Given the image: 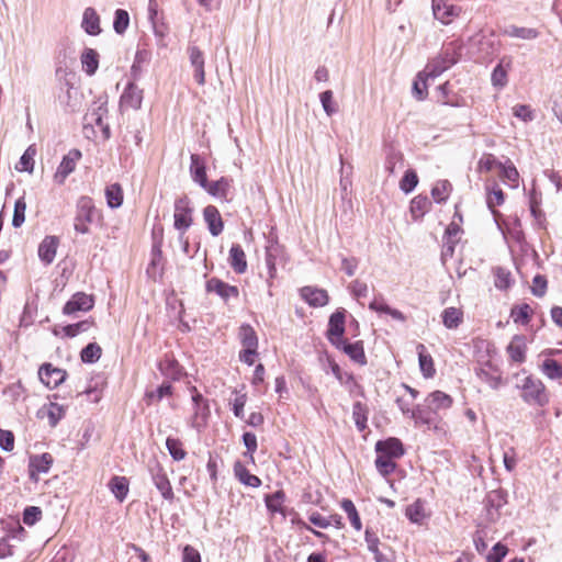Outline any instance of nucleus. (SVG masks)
<instances>
[{
  "instance_id": "obj_6",
  "label": "nucleus",
  "mask_w": 562,
  "mask_h": 562,
  "mask_svg": "<svg viewBox=\"0 0 562 562\" xmlns=\"http://www.w3.org/2000/svg\"><path fill=\"white\" fill-rule=\"evenodd\" d=\"M38 378L49 389L59 386L67 378L64 369L56 368L52 363H43L38 369Z\"/></svg>"
},
{
  "instance_id": "obj_40",
  "label": "nucleus",
  "mask_w": 562,
  "mask_h": 562,
  "mask_svg": "<svg viewBox=\"0 0 562 562\" xmlns=\"http://www.w3.org/2000/svg\"><path fill=\"white\" fill-rule=\"evenodd\" d=\"M105 198L109 207L117 209L123 203V190L119 183H112L105 188Z\"/></svg>"
},
{
  "instance_id": "obj_48",
  "label": "nucleus",
  "mask_w": 562,
  "mask_h": 562,
  "mask_svg": "<svg viewBox=\"0 0 562 562\" xmlns=\"http://www.w3.org/2000/svg\"><path fill=\"white\" fill-rule=\"evenodd\" d=\"M285 494L282 490H278L272 494H268L265 497V503L271 513H283L282 504L284 502Z\"/></svg>"
},
{
  "instance_id": "obj_4",
  "label": "nucleus",
  "mask_w": 562,
  "mask_h": 562,
  "mask_svg": "<svg viewBox=\"0 0 562 562\" xmlns=\"http://www.w3.org/2000/svg\"><path fill=\"white\" fill-rule=\"evenodd\" d=\"M192 207L187 196H181L175 202L173 226L179 232H186L192 225Z\"/></svg>"
},
{
  "instance_id": "obj_3",
  "label": "nucleus",
  "mask_w": 562,
  "mask_h": 562,
  "mask_svg": "<svg viewBox=\"0 0 562 562\" xmlns=\"http://www.w3.org/2000/svg\"><path fill=\"white\" fill-rule=\"evenodd\" d=\"M98 210L90 196L81 195L76 203V215L74 220V228L79 234H89V224L94 221Z\"/></svg>"
},
{
  "instance_id": "obj_41",
  "label": "nucleus",
  "mask_w": 562,
  "mask_h": 562,
  "mask_svg": "<svg viewBox=\"0 0 562 562\" xmlns=\"http://www.w3.org/2000/svg\"><path fill=\"white\" fill-rule=\"evenodd\" d=\"M432 12L435 19L439 20L442 24H449L452 22L453 5L440 4V0H432Z\"/></svg>"
},
{
  "instance_id": "obj_64",
  "label": "nucleus",
  "mask_w": 562,
  "mask_h": 562,
  "mask_svg": "<svg viewBox=\"0 0 562 562\" xmlns=\"http://www.w3.org/2000/svg\"><path fill=\"white\" fill-rule=\"evenodd\" d=\"M90 326H91V323L88 319H86V321L78 322L76 324L66 325L63 328V330L67 337L72 338V337H76L80 333L87 331L90 328Z\"/></svg>"
},
{
  "instance_id": "obj_28",
  "label": "nucleus",
  "mask_w": 562,
  "mask_h": 562,
  "mask_svg": "<svg viewBox=\"0 0 562 562\" xmlns=\"http://www.w3.org/2000/svg\"><path fill=\"white\" fill-rule=\"evenodd\" d=\"M228 261L236 273L240 274L247 270L246 255L239 244H233L231 247Z\"/></svg>"
},
{
  "instance_id": "obj_58",
  "label": "nucleus",
  "mask_w": 562,
  "mask_h": 562,
  "mask_svg": "<svg viewBox=\"0 0 562 562\" xmlns=\"http://www.w3.org/2000/svg\"><path fill=\"white\" fill-rule=\"evenodd\" d=\"M375 467L383 476H386L395 470L396 464L392 458L378 454L375 459Z\"/></svg>"
},
{
  "instance_id": "obj_39",
  "label": "nucleus",
  "mask_w": 562,
  "mask_h": 562,
  "mask_svg": "<svg viewBox=\"0 0 562 562\" xmlns=\"http://www.w3.org/2000/svg\"><path fill=\"white\" fill-rule=\"evenodd\" d=\"M504 34L509 37H516L521 40H535L539 36V32L536 29L516 25L507 26L504 30Z\"/></svg>"
},
{
  "instance_id": "obj_18",
  "label": "nucleus",
  "mask_w": 562,
  "mask_h": 562,
  "mask_svg": "<svg viewBox=\"0 0 562 562\" xmlns=\"http://www.w3.org/2000/svg\"><path fill=\"white\" fill-rule=\"evenodd\" d=\"M302 299L313 307H322L328 303L327 291L313 286H304L300 291Z\"/></svg>"
},
{
  "instance_id": "obj_21",
  "label": "nucleus",
  "mask_w": 562,
  "mask_h": 562,
  "mask_svg": "<svg viewBox=\"0 0 562 562\" xmlns=\"http://www.w3.org/2000/svg\"><path fill=\"white\" fill-rule=\"evenodd\" d=\"M505 202V195L503 190L498 187V184L487 186L486 187V205L491 213L493 214L495 221L497 222L501 213L496 210L497 206H501Z\"/></svg>"
},
{
  "instance_id": "obj_35",
  "label": "nucleus",
  "mask_w": 562,
  "mask_h": 562,
  "mask_svg": "<svg viewBox=\"0 0 562 562\" xmlns=\"http://www.w3.org/2000/svg\"><path fill=\"white\" fill-rule=\"evenodd\" d=\"M81 64L87 75H94L99 67V54L97 50L86 48L81 54Z\"/></svg>"
},
{
  "instance_id": "obj_60",
  "label": "nucleus",
  "mask_w": 562,
  "mask_h": 562,
  "mask_svg": "<svg viewBox=\"0 0 562 562\" xmlns=\"http://www.w3.org/2000/svg\"><path fill=\"white\" fill-rule=\"evenodd\" d=\"M366 542L368 549L374 554L376 562H385L384 555L379 551V538L371 531L366 530Z\"/></svg>"
},
{
  "instance_id": "obj_52",
  "label": "nucleus",
  "mask_w": 562,
  "mask_h": 562,
  "mask_svg": "<svg viewBox=\"0 0 562 562\" xmlns=\"http://www.w3.org/2000/svg\"><path fill=\"white\" fill-rule=\"evenodd\" d=\"M35 154L36 150L33 148V146H30L20 157V160L16 164L15 169L19 171L32 172L34 169Z\"/></svg>"
},
{
  "instance_id": "obj_43",
  "label": "nucleus",
  "mask_w": 562,
  "mask_h": 562,
  "mask_svg": "<svg viewBox=\"0 0 562 562\" xmlns=\"http://www.w3.org/2000/svg\"><path fill=\"white\" fill-rule=\"evenodd\" d=\"M239 336L244 348H258V337L255 329L250 325H241Z\"/></svg>"
},
{
  "instance_id": "obj_22",
  "label": "nucleus",
  "mask_w": 562,
  "mask_h": 562,
  "mask_svg": "<svg viewBox=\"0 0 562 562\" xmlns=\"http://www.w3.org/2000/svg\"><path fill=\"white\" fill-rule=\"evenodd\" d=\"M58 238L56 236H46L38 246V257L45 265H50L56 256L58 247Z\"/></svg>"
},
{
  "instance_id": "obj_10",
  "label": "nucleus",
  "mask_w": 562,
  "mask_h": 562,
  "mask_svg": "<svg viewBox=\"0 0 562 562\" xmlns=\"http://www.w3.org/2000/svg\"><path fill=\"white\" fill-rule=\"evenodd\" d=\"M80 158L81 151L79 149L69 150V153L63 157V160L54 175L55 181L63 184L67 177L74 172L76 164Z\"/></svg>"
},
{
  "instance_id": "obj_26",
  "label": "nucleus",
  "mask_w": 562,
  "mask_h": 562,
  "mask_svg": "<svg viewBox=\"0 0 562 562\" xmlns=\"http://www.w3.org/2000/svg\"><path fill=\"white\" fill-rule=\"evenodd\" d=\"M143 101V90L139 89L134 82H128L123 94L121 95V103L125 106L137 110L140 108Z\"/></svg>"
},
{
  "instance_id": "obj_47",
  "label": "nucleus",
  "mask_w": 562,
  "mask_h": 562,
  "mask_svg": "<svg viewBox=\"0 0 562 562\" xmlns=\"http://www.w3.org/2000/svg\"><path fill=\"white\" fill-rule=\"evenodd\" d=\"M532 314L531 307L527 303L516 305L510 311V317L516 324H528Z\"/></svg>"
},
{
  "instance_id": "obj_16",
  "label": "nucleus",
  "mask_w": 562,
  "mask_h": 562,
  "mask_svg": "<svg viewBox=\"0 0 562 562\" xmlns=\"http://www.w3.org/2000/svg\"><path fill=\"white\" fill-rule=\"evenodd\" d=\"M203 220L206 223L207 229L212 236L216 237L222 234L224 229V222L216 206H205L203 209Z\"/></svg>"
},
{
  "instance_id": "obj_59",
  "label": "nucleus",
  "mask_w": 562,
  "mask_h": 562,
  "mask_svg": "<svg viewBox=\"0 0 562 562\" xmlns=\"http://www.w3.org/2000/svg\"><path fill=\"white\" fill-rule=\"evenodd\" d=\"M513 115L525 123H529L535 120V111L527 104H516L513 106Z\"/></svg>"
},
{
  "instance_id": "obj_61",
  "label": "nucleus",
  "mask_w": 562,
  "mask_h": 562,
  "mask_svg": "<svg viewBox=\"0 0 562 562\" xmlns=\"http://www.w3.org/2000/svg\"><path fill=\"white\" fill-rule=\"evenodd\" d=\"M508 548L507 546L497 542L493 546L491 551L487 552L485 559L487 562H502V560L507 555Z\"/></svg>"
},
{
  "instance_id": "obj_63",
  "label": "nucleus",
  "mask_w": 562,
  "mask_h": 562,
  "mask_svg": "<svg viewBox=\"0 0 562 562\" xmlns=\"http://www.w3.org/2000/svg\"><path fill=\"white\" fill-rule=\"evenodd\" d=\"M333 97L334 95L331 90H326L319 94L322 106L328 116H331L337 112V106L333 100Z\"/></svg>"
},
{
  "instance_id": "obj_56",
  "label": "nucleus",
  "mask_w": 562,
  "mask_h": 562,
  "mask_svg": "<svg viewBox=\"0 0 562 562\" xmlns=\"http://www.w3.org/2000/svg\"><path fill=\"white\" fill-rule=\"evenodd\" d=\"M26 202L24 196L19 198L14 203L12 226L19 228L25 221Z\"/></svg>"
},
{
  "instance_id": "obj_38",
  "label": "nucleus",
  "mask_w": 562,
  "mask_h": 562,
  "mask_svg": "<svg viewBox=\"0 0 562 562\" xmlns=\"http://www.w3.org/2000/svg\"><path fill=\"white\" fill-rule=\"evenodd\" d=\"M109 487L119 502H123L128 493V481L125 476H113Z\"/></svg>"
},
{
  "instance_id": "obj_8",
  "label": "nucleus",
  "mask_w": 562,
  "mask_h": 562,
  "mask_svg": "<svg viewBox=\"0 0 562 562\" xmlns=\"http://www.w3.org/2000/svg\"><path fill=\"white\" fill-rule=\"evenodd\" d=\"M345 318L346 311L344 308L336 310L329 317L326 335L333 346L337 344V340H342Z\"/></svg>"
},
{
  "instance_id": "obj_54",
  "label": "nucleus",
  "mask_w": 562,
  "mask_h": 562,
  "mask_svg": "<svg viewBox=\"0 0 562 562\" xmlns=\"http://www.w3.org/2000/svg\"><path fill=\"white\" fill-rule=\"evenodd\" d=\"M341 507L345 510V513L347 514L351 526L356 530H360L362 528L361 519L359 517V514H358L357 508H356L355 504L352 503V501L347 499V498L344 499L341 502Z\"/></svg>"
},
{
  "instance_id": "obj_1",
  "label": "nucleus",
  "mask_w": 562,
  "mask_h": 562,
  "mask_svg": "<svg viewBox=\"0 0 562 562\" xmlns=\"http://www.w3.org/2000/svg\"><path fill=\"white\" fill-rule=\"evenodd\" d=\"M457 63V46L454 42L443 44L442 53L439 58L429 63L423 71H419L413 82L412 92L417 100H424L427 97V81L440 76L445 70Z\"/></svg>"
},
{
  "instance_id": "obj_62",
  "label": "nucleus",
  "mask_w": 562,
  "mask_h": 562,
  "mask_svg": "<svg viewBox=\"0 0 562 562\" xmlns=\"http://www.w3.org/2000/svg\"><path fill=\"white\" fill-rule=\"evenodd\" d=\"M499 164L502 162L498 161L494 155L484 154L479 160L477 170L480 172H490L495 167L499 168Z\"/></svg>"
},
{
  "instance_id": "obj_24",
  "label": "nucleus",
  "mask_w": 562,
  "mask_h": 562,
  "mask_svg": "<svg viewBox=\"0 0 562 562\" xmlns=\"http://www.w3.org/2000/svg\"><path fill=\"white\" fill-rule=\"evenodd\" d=\"M506 349L512 361L522 363L526 360L527 344L524 336H514Z\"/></svg>"
},
{
  "instance_id": "obj_46",
  "label": "nucleus",
  "mask_w": 562,
  "mask_h": 562,
  "mask_svg": "<svg viewBox=\"0 0 562 562\" xmlns=\"http://www.w3.org/2000/svg\"><path fill=\"white\" fill-rule=\"evenodd\" d=\"M493 273H494V277H495V280H494V285L498 289V290H507L512 286L513 284V278H512V273L509 270L503 268V267H496L494 270H493Z\"/></svg>"
},
{
  "instance_id": "obj_19",
  "label": "nucleus",
  "mask_w": 562,
  "mask_h": 562,
  "mask_svg": "<svg viewBox=\"0 0 562 562\" xmlns=\"http://www.w3.org/2000/svg\"><path fill=\"white\" fill-rule=\"evenodd\" d=\"M233 180L227 177H221L215 181H207L206 187H202L210 195L222 201H228L227 195L232 188Z\"/></svg>"
},
{
  "instance_id": "obj_49",
  "label": "nucleus",
  "mask_w": 562,
  "mask_h": 562,
  "mask_svg": "<svg viewBox=\"0 0 562 562\" xmlns=\"http://www.w3.org/2000/svg\"><path fill=\"white\" fill-rule=\"evenodd\" d=\"M102 355V349L97 342H89L80 352V358L83 363H94Z\"/></svg>"
},
{
  "instance_id": "obj_13",
  "label": "nucleus",
  "mask_w": 562,
  "mask_h": 562,
  "mask_svg": "<svg viewBox=\"0 0 562 562\" xmlns=\"http://www.w3.org/2000/svg\"><path fill=\"white\" fill-rule=\"evenodd\" d=\"M337 349L342 350L352 361L360 366L367 364V357L364 353L363 342L361 340L356 342H348L347 340H337L334 345Z\"/></svg>"
},
{
  "instance_id": "obj_32",
  "label": "nucleus",
  "mask_w": 562,
  "mask_h": 562,
  "mask_svg": "<svg viewBox=\"0 0 562 562\" xmlns=\"http://www.w3.org/2000/svg\"><path fill=\"white\" fill-rule=\"evenodd\" d=\"M151 53L145 48L137 49L135 54V58L133 61V65L131 67V76L134 80H137L140 78L143 72V67L147 66L150 61Z\"/></svg>"
},
{
  "instance_id": "obj_45",
  "label": "nucleus",
  "mask_w": 562,
  "mask_h": 562,
  "mask_svg": "<svg viewBox=\"0 0 562 562\" xmlns=\"http://www.w3.org/2000/svg\"><path fill=\"white\" fill-rule=\"evenodd\" d=\"M159 369L162 374L173 380H177L181 376V367L173 358L166 357L162 361H160Z\"/></svg>"
},
{
  "instance_id": "obj_37",
  "label": "nucleus",
  "mask_w": 562,
  "mask_h": 562,
  "mask_svg": "<svg viewBox=\"0 0 562 562\" xmlns=\"http://www.w3.org/2000/svg\"><path fill=\"white\" fill-rule=\"evenodd\" d=\"M369 308L376 313H385L398 322H405V319H406L405 315L401 311L393 308V307L389 306L387 304H385L383 302V299H380V300L374 299L369 304Z\"/></svg>"
},
{
  "instance_id": "obj_31",
  "label": "nucleus",
  "mask_w": 562,
  "mask_h": 562,
  "mask_svg": "<svg viewBox=\"0 0 562 562\" xmlns=\"http://www.w3.org/2000/svg\"><path fill=\"white\" fill-rule=\"evenodd\" d=\"M192 402L194 405V418L195 420L201 419L203 423L206 422L210 416V405L209 402L203 397V395L193 387Z\"/></svg>"
},
{
  "instance_id": "obj_50",
  "label": "nucleus",
  "mask_w": 562,
  "mask_h": 562,
  "mask_svg": "<svg viewBox=\"0 0 562 562\" xmlns=\"http://www.w3.org/2000/svg\"><path fill=\"white\" fill-rule=\"evenodd\" d=\"M541 372L550 380L562 378V366L554 359H546L541 364Z\"/></svg>"
},
{
  "instance_id": "obj_5",
  "label": "nucleus",
  "mask_w": 562,
  "mask_h": 562,
  "mask_svg": "<svg viewBox=\"0 0 562 562\" xmlns=\"http://www.w3.org/2000/svg\"><path fill=\"white\" fill-rule=\"evenodd\" d=\"M205 290L207 293H215L218 295L224 303H228L231 299H238L239 296V290L237 286L231 285L216 277L206 281Z\"/></svg>"
},
{
  "instance_id": "obj_23",
  "label": "nucleus",
  "mask_w": 562,
  "mask_h": 562,
  "mask_svg": "<svg viewBox=\"0 0 562 562\" xmlns=\"http://www.w3.org/2000/svg\"><path fill=\"white\" fill-rule=\"evenodd\" d=\"M190 164V175L192 180L198 183L201 188L206 187L207 184V176H206V167L204 160L198 154H192Z\"/></svg>"
},
{
  "instance_id": "obj_20",
  "label": "nucleus",
  "mask_w": 562,
  "mask_h": 562,
  "mask_svg": "<svg viewBox=\"0 0 562 562\" xmlns=\"http://www.w3.org/2000/svg\"><path fill=\"white\" fill-rule=\"evenodd\" d=\"M457 235V224L452 221L446 228L445 235L442 238V251H441V261L442 265L446 266L447 260L451 259L454 255V247L457 245V240L453 238Z\"/></svg>"
},
{
  "instance_id": "obj_27",
  "label": "nucleus",
  "mask_w": 562,
  "mask_h": 562,
  "mask_svg": "<svg viewBox=\"0 0 562 562\" xmlns=\"http://www.w3.org/2000/svg\"><path fill=\"white\" fill-rule=\"evenodd\" d=\"M81 27L91 36L101 33L100 16L93 8H87L82 14Z\"/></svg>"
},
{
  "instance_id": "obj_30",
  "label": "nucleus",
  "mask_w": 562,
  "mask_h": 562,
  "mask_svg": "<svg viewBox=\"0 0 562 562\" xmlns=\"http://www.w3.org/2000/svg\"><path fill=\"white\" fill-rule=\"evenodd\" d=\"M431 202L426 195H417L411 201L409 212L412 217L417 221L424 217L429 212Z\"/></svg>"
},
{
  "instance_id": "obj_36",
  "label": "nucleus",
  "mask_w": 562,
  "mask_h": 562,
  "mask_svg": "<svg viewBox=\"0 0 562 562\" xmlns=\"http://www.w3.org/2000/svg\"><path fill=\"white\" fill-rule=\"evenodd\" d=\"M501 177L510 188H518L519 172L510 160L499 164Z\"/></svg>"
},
{
  "instance_id": "obj_15",
  "label": "nucleus",
  "mask_w": 562,
  "mask_h": 562,
  "mask_svg": "<svg viewBox=\"0 0 562 562\" xmlns=\"http://www.w3.org/2000/svg\"><path fill=\"white\" fill-rule=\"evenodd\" d=\"M151 480L156 488L160 492L161 496L167 501L173 499V491L167 474L160 465L150 469Z\"/></svg>"
},
{
  "instance_id": "obj_53",
  "label": "nucleus",
  "mask_w": 562,
  "mask_h": 562,
  "mask_svg": "<svg viewBox=\"0 0 562 562\" xmlns=\"http://www.w3.org/2000/svg\"><path fill=\"white\" fill-rule=\"evenodd\" d=\"M166 447L175 461H181L186 458L187 452L182 448V442L178 438L168 437Z\"/></svg>"
},
{
  "instance_id": "obj_14",
  "label": "nucleus",
  "mask_w": 562,
  "mask_h": 562,
  "mask_svg": "<svg viewBox=\"0 0 562 562\" xmlns=\"http://www.w3.org/2000/svg\"><path fill=\"white\" fill-rule=\"evenodd\" d=\"M378 454H383L392 459H397L404 454V447L398 438L391 437L385 440H379L375 443Z\"/></svg>"
},
{
  "instance_id": "obj_55",
  "label": "nucleus",
  "mask_w": 562,
  "mask_h": 562,
  "mask_svg": "<svg viewBox=\"0 0 562 562\" xmlns=\"http://www.w3.org/2000/svg\"><path fill=\"white\" fill-rule=\"evenodd\" d=\"M130 24V14L126 10L117 9L114 13L113 29L116 34H124Z\"/></svg>"
},
{
  "instance_id": "obj_11",
  "label": "nucleus",
  "mask_w": 562,
  "mask_h": 562,
  "mask_svg": "<svg viewBox=\"0 0 562 562\" xmlns=\"http://www.w3.org/2000/svg\"><path fill=\"white\" fill-rule=\"evenodd\" d=\"M53 464V457L45 452L42 454H33L29 461V476L33 482H38L40 473H47Z\"/></svg>"
},
{
  "instance_id": "obj_34",
  "label": "nucleus",
  "mask_w": 562,
  "mask_h": 562,
  "mask_svg": "<svg viewBox=\"0 0 562 562\" xmlns=\"http://www.w3.org/2000/svg\"><path fill=\"white\" fill-rule=\"evenodd\" d=\"M234 473L247 486L258 487L261 485V480L257 475L251 474L239 461L234 464Z\"/></svg>"
},
{
  "instance_id": "obj_12",
  "label": "nucleus",
  "mask_w": 562,
  "mask_h": 562,
  "mask_svg": "<svg viewBox=\"0 0 562 562\" xmlns=\"http://www.w3.org/2000/svg\"><path fill=\"white\" fill-rule=\"evenodd\" d=\"M513 59L510 56H503L494 67L491 75L492 86L498 90L508 82V71L512 69Z\"/></svg>"
},
{
  "instance_id": "obj_33",
  "label": "nucleus",
  "mask_w": 562,
  "mask_h": 562,
  "mask_svg": "<svg viewBox=\"0 0 562 562\" xmlns=\"http://www.w3.org/2000/svg\"><path fill=\"white\" fill-rule=\"evenodd\" d=\"M419 368L425 378H431L435 374L434 361L429 353L426 352V347L418 344L417 347Z\"/></svg>"
},
{
  "instance_id": "obj_9",
  "label": "nucleus",
  "mask_w": 562,
  "mask_h": 562,
  "mask_svg": "<svg viewBox=\"0 0 562 562\" xmlns=\"http://www.w3.org/2000/svg\"><path fill=\"white\" fill-rule=\"evenodd\" d=\"M191 67L193 68V78L199 86L205 83V59L203 52L195 45H190L187 49Z\"/></svg>"
},
{
  "instance_id": "obj_51",
  "label": "nucleus",
  "mask_w": 562,
  "mask_h": 562,
  "mask_svg": "<svg viewBox=\"0 0 562 562\" xmlns=\"http://www.w3.org/2000/svg\"><path fill=\"white\" fill-rule=\"evenodd\" d=\"M406 517L415 524H420L425 518L424 503L420 499L408 505L405 510Z\"/></svg>"
},
{
  "instance_id": "obj_17",
  "label": "nucleus",
  "mask_w": 562,
  "mask_h": 562,
  "mask_svg": "<svg viewBox=\"0 0 562 562\" xmlns=\"http://www.w3.org/2000/svg\"><path fill=\"white\" fill-rule=\"evenodd\" d=\"M108 113L106 103L102 102L97 106H93L86 114L85 120L89 124L99 126L103 133L104 138H110L111 132L110 126L103 122V116Z\"/></svg>"
},
{
  "instance_id": "obj_57",
  "label": "nucleus",
  "mask_w": 562,
  "mask_h": 562,
  "mask_svg": "<svg viewBox=\"0 0 562 562\" xmlns=\"http://www.w3.org/2000/svg\"><path fill=\"white\" fill-rule=\"evenodd\" d=\"M418 184V176L415 170L407 169L400 181V188L405 193H411Z\"/></svg>"
},
{
  "instance_id": "obj_7",
  "label": "nucleus",
  "mask_w": 562,
  "mask_h": 562,
  "mask_svg": "<svg viewBox=\"0 0 562 562\" xmlns=\"http://www.w3.org/2000/svg\"><path fill=\"white\" fill-rule=\"evenodd\" d=\"M94 299L85 292L75 293L64 305L63 313L65 315H75L77 312H88L92 310Z\"/></svg>"
},
{
  "instance_id": "obj_2",
  "label": "nucleus",
  "mask_w": 562,
  "mask_h": 562,
  "mask_svg": "<svg viewBox=\"0 0 562 562\" xmlns=\"http://www.w3.org/2000/svg\"><path fill=\"white\" fill-rule=\"evenodd\" d=\"M522 401L532 407H543L549 404L550 397L540 379L526 375L516 384Z\"/></svg>"
},
{
  "instance_id": "obj_44",
  "label": "nucleus",
  "mask_w": 562,
  "mask_h": 562,
  "mask_svg": "<svg viewBox=\"0 0 562 562\" xmlns=\"http://www.w3.org/2000/svg\"><path fill=\"white\" fill-rule=\"evenodd\" d=\"M352 418L359 431L367 428L368 408L361 402H356L352 406Z\"/></svg>"
},
{
  "instance_id": "obj_42",
  "label": "nucleus",
  "mask_w": 562,
  "mask_h": 562,
  "mask_svg": "<svg viewBox=\"0 0 562 562\" xmlns=\"http://www.w3.org/2000/svg\"><path fill=\"white\" fill-rule=\"evenodd\" d=\"M452 192V184L448 180H438L431 189V196L437 203L446 202Z\"/></svg>"
},
{
  "instance_id": "obj_25",
  "label": "nucleus",
  "mask_w": 562,
  "mask_h": 562,
  "mask_svg": "<svg viewBox=\"0 0 562 562\" xmlns=\"http://www.w3.org/2000/svg\"><path fill=\"white\" fill-rule=\"evenodd\" d=\"M477 375L481 380L486 382L492 389H498L503 385L502 374L497 368V366L493 364L491 360L486 362V368H480L477 370Z\"/></svg>"
},
{
  "instance_id": "obj_29",
  "label": "nucleus",
  "mask_w": 562,
  "mask_h": 562,
  "mask_svg": "<svg viewBox=\"0 0 562 562\" xmlns=\"http://www.w3.org/2000/svg\"><path fill=\"white\" fill-rule=\"evenodd\" d=\"M426 401L428 407L434 412L449 408L453 403V398L441 391L430 393Z\"/></svg>"
}]
</instances>
